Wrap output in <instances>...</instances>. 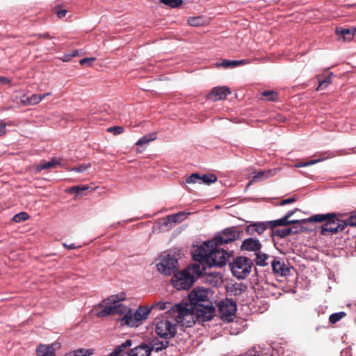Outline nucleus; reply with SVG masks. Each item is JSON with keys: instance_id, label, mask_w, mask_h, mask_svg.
I'll list each match as a JSON object with an SVG mask.
<instances>
[{"instance_id": "obj_49", "label": "nucleus", "mask_w": 356, "mask_h": 356, "mask_svg": "<svg viewBox=\"0 0 356 356\" xmlns=\"http://www.w3.org/2000/svg\"><path fill=\"white\" fill-rule=\"evenodd\" d=\"M296 201V197H290V198L282 200L280 202V205H286V204H291V203L295 202Z\"/></svg>"}, {"instance_id": "obj_22", "label": "nucleus", "mask_w": 356, "mask_h": 356, "mask_svg": "<svg viewBox=\"0 0 356 356\" xmlns=\"http://www.w3.org/2000/svg\"><path fill=\"white\" fill-rule=\"evenodd\" d=\"M356 33V28L353 29H337L336 33L338 35L341 36L343 41H349L350 40L355 33Z\"/></svg>"}, {"instance_id": "obj_54", "label": "nucleus", "mask_w": 356, "mask_h": 356, "mask_svg": "<svg viewBox=\"0 0 356 356\" xmlns=\"http://www.w3.org/2000/svg\"><path fill=\"white\" fill-rule=\"evenodd\" d=\"M72 56L71 54H66L64 55L63 61L68 62L72 59Z\"/></svg>"}, {"instance_id": "obj_39", "label": "nucleus", "mask_w": 356, "mask_h": 356, "mask_svg": "<svg viewBox=\"0 0 356 356\" xmlns=\"http://www.w3.org/2000/svg\"><path fill=\"white\" fill-rule=\"evenodd\" d=\"M270 235L273 237V239H274L275 236H277L279 238H283L285 236H287L286 234L285 229H271Z\"/></svg>"}, {"instance_id": "obj_32", "label": "nucleus", "mask_w": 356, "mask_h": 356, "mask_svg": "<svg viewBox=\"0 0 356 356\" xmlns=\"http://www.w3.org/2000/svg\"><path fill=\"white\" fill-rule=\"evenodd\" d=\"M156 138V133L153 132L149 134H147L142 138H140L136 143L137 145H143L145 144H147L148 143L154 140Z\"/></svg>"}, {"instance_id": "obj_51", "label": "nucleus", "mask_w": 356, "mask_h": 356, "mask_svg": "<svg viewBox=\"0 0 356 356\" xmlns=\"http://www.w3.org/2000/svg\"><path fill=\"white\" fill-rule=\"evenodd\" d=\"M6 133V123L0 122V136Z\"/></svg>"}, {"instance_id": "obj_26", "label": "nucleus", "mask_w": 356, "mask_h": 356, "mask_svg": "<svg viewBox=\"0 0 356 356\" xmlns=\"http://www.w3.org/2000/svg\"><path fill=\"white\" fill-rule=\"evenodd\" d=\"M261 99H264L263 97L265 98L266 100L269 102H277L278 101V93L274 90H266L261 93Z\"/></svg>"}, {"instance_id": "obj_52", "label": "nucleus", "mask_w": 356, "mask_h": 356, "mask_svg": "<svg viewBox=\"0 0 356 356\" xmlns=\"http://www.w3.org/2000/svg\"><path fill=\"white\" fill-rule=\"evenodd\" d=\"M293 226H292L291 228L293 229V230H297L298 231V234L301 232L302 231V227H301V224H299V225H296V224H293Z\"/></svg>"}, {"instance_id": "obj_38", "label": "nucleus", "mask_w": 356, "mask_h": 356, "mask_svg": "<svg viewBox=\"0 0 356 356\" xmlns=\"http://www.w3.org/2000/svg\"><path fill=\"white\" fill-rule=\"evenodd\" d=\"M29 218V216L27 213L20 212L13 216V220L15 222H20L26 220Z\"/></svg>"}, {"instance_id": "obj_47", "label": "nucleus", "mask_w": 356, "mask_h": 356, "mask_svg": "<svg viewBox=\"0 0 356 356\" xmlns=\"http://www.w3.org/2000/svg\"><path fill=\"white\" fill-rule=\"evenodd\" d=\"M95 60V58L90 57V58H85L79 60V63L81 65H87L88 66H90L92 65L94 61Z\"/></svg>"}, {"instance_id": "obj_28", "label": "nucleus", "mask_w": 356, "mask_h": 356, "mask_svg": "<svg viewBox=\"0 0 356 356\" xmlns=\"http://www.w3.org/2000/svg\"><path fill=\"white\" fill-rule=\"evenodd\" d=\"M245 61L244 60H224L222 63L218 64V67H222L224 68H233L236 66H238L243 63H245Z\"/></svg>"}, {"instance_id": "obj_25", "label": "nucleus", "mask_w": 356, "mask_h": 356, "mask_svg": "<svg viewBox=\"0 0 356 356\" xmlns=\"http://www.w3.org/2000/svg\"><path fill=\"white\" fill-rule=\"evenodd\" d=\"M187 22L192 26H200L206 24V19L202 16L190 17L188 18Z\"/></svg>"}, {"instance_id": "obj_19", "label": "nucleus", "mask_w": 356, "mask_h": 356, "mask_svg": "<svg viewBox=\"0 0 356 356\" xmlns=\"http://www.w3.org/2000/svg\"><path fill=\"white\" fill-rule=\"evenodd\" d=\"M35 356H56L55 350L52 345L40 344L36 348Z\"/></svg>"}, {"instance_id": "obj_36", "label": "nucleus", "mask_w": 356, "mask_h": 356, "mask_svg": "<svg viewBox=\"0 0 356 356\" xmlns=\"http://www.w3.org/2000/svg\"><path fill=\"white\" fill-rule=\"evenodd\" d=\"M346 316V313L343 312L334 313L329 317V321L332 324H334L339 321L343 317Z\"/></svg>"}, {"instance_id": "obj_35", "label": "nucleus", "mask_w": 356, "mask_h": 356, "mask_svg": "<svg viewBox=\"0 0 356 356\" xmlns=\"http://www.w3.org/2000/svg\"><path fill=\"white\" fill-rule=\"evenodd\" d=\"M186 270H189L191 273L195 277H199L202 274L203 268L199 264H194L192 266H189Z\"/></svg>"}, {"instance_id": "obj_18", "label": "nucleus", "mask_w": 356, "mask_h": 356, "mask_svg": "<svg viewBox=\"0 0 356 356\" xmlns=\"http://www.w3.org/2000/svg\"><path fill=\"white\" fill-rule=\"evenodd\" d=\"M271 266L273 272L282 276H286L290 272V268L287 267L284 262H281L280 260L274 259L272 261Z\"/></svg>"}, {"instance_id": "obj_21", "label": "nucleus", "mask_w": 356, "mask_h": 356, "mask_svg": "<svg viewBox=\"0 0 356 356\" xmlns=\"http://www.w3.org/2000/svg\"><path fill=\"white\" fill-rule=\"evenodd\" d=\"M189 213H186L184 211H180L175 214H172L166 218V221L165 222V225H168L169 223H179L182 222L184 219L187 218V216L189 215Z\"/></svg>"}, {"instance_id": "obj_11", "label": "nucleus", "mask_w": 356, "mask_h": 356, "mask_svg": "<svg viewBox=\"0 0 356 356\" xmlns=\"http://www.w3.org/2000/svg\"><path fill=\"white\" fill-rule=\"evenodd\" d=\"M178 261L177 259L170 254L164 255L162 260L156 266L159 272L163 274L170 275L175 273L177 269Z\"/></svg>"}, {"instance_id": "obj_29", "label": "nucleus", "mask_w": 356, "mask_h": 356, "mask_svg": "<svg viewBox=\"0 0 356 356\" xmlns=\"http://www.w3.org/2000/svg\"><path fill=\"white\" fill-rule=\"evenodd\" d=\"M60 165V162H58L54 159L50 161H42L41 163L37 165L36 170L38 171H41L44 169L55 168L56 165Z\"/></svg>"}, {"instance_id": "obj_44", "label": "nucleus", "mask_w": 356, "mask_h": 356, "mask_svg": "<svg viewBox=\"0 0 356 356\" xmlns=\"http://www.w3.org/2000/svg\"><path fill=\"white\" fill-rule=\"evenodd\" d=\"M322 159H314V160H311L309 161H307V162H298L297 163L295 166L296 168H302V167H306V166H308V165H314V164H316L318 162H320Z\"/></svg>"}, {"instance_id": "obj_31", "label": "nucleus", "mask_w": 356, "mask_h": 356, "mask_svg": "<svg viewBox=\"0 0 356 356\" xmlns=\"http://www.w3.org/2000/svg\"><path fill=\"white\" fill-rule=\"evenodd\" d=\"M170 342L167 340L162 341H153L152 346L150 347L151 351L155 350L159 352L163 349H165L169 346Z\"/></svg>"}, {"instance_id": "obj_43", "label": "nucleus", "mask_w": 356, "mask_h": 356, "mask_svg": "<svg viewBox=\"0 0 356 356\" xmlns=\"http://www.w3.org/2000/svg\"><path fill=\"white\" fill-rule=\"evenodd\" d=\"M186 181L188 184L200 183V175L197 173H193L186 179Z\"/></svg>"}, {"instance_id": "obj_12", "label": "nucleus", "mask_w": 356, "mask_h": 356, "mask_svg": "<svg viewBox=\"0 0 356 356\" xmlns=\"http://www.w3.org/2000/svg\"><path fill=\"white\" fill-rule=\"evenodd\" d=\"M155 332L165 339H170L177 333L176 325L166 319L160 320L156 324Z\"/></svg>"}, {"instance_id": "obj_6", "label": "nucleus", "mask_w": 356, "mask_h": 356, "mask_svg": "<svg viewBox=\"0 0 356 356\" xmlns=\"http://www.w3.org/2000/svg\"><path fill=\"white\" fill-rule=\"evenodd\" d=\"M232 274L238 279H244L251 272L253 263L245 257H238L229 264Z\"/></svg>"}, {"instance_id": "obj_56", "label": "nucleus", "mask_w": 356, "mask_h": 356, "mask_svg": "<svg viewBox=\"0 0 356 356\" xmlns=\"http://www.w3.org/2000/svg\"><path fill=\"white\" fill-rule=\"evenodd\" d=\"M0 81H1L3 83H6V82H7V79L4 77H0Z\"/></svg>"}, {"instance_id": "obj_20", "label": "nucleus", "mask_w": 356, "mask_h": 356, "mask_svg": "<svg viewBox=\"0 0 356 356\" xmlns=\"http://www.w3.org/2000/svg\"><path fill=\"white\" fill-rule=\"evenodd\" d=\"M43 99H44V95L33 94L30 97H23L20 99V102L24 106L35 105L40 102Z\"/></svg>"}, {"instance_id": "obj_16", "label": "nucleus", "mask_w": 356, "mask_h": 356, "mask_svg": "<svg viewBox=\"0 0 356 356\" xmlns=\"http://www.w3.org/2000/svg\"><path fill=\"white\" fill-rule=\"evenodd\" d=\"M261 246L258 239L248 238L243 241L241 248L242 250L252 251L256 253L261 250Z\"/></svg>"}, {"instance_id": "obj_34", "label": "nucleus", "mask_w": 356, "mask_h": 356, "mask_svg": "<svg viewBox=\"0 0 356 356\" xmlns=\"http://www.w3.org/2000/svg\"><path fill=\"white\" fill-rule=\"evenodd\" d=\"M217 181V177L213 174L204 175L200 176V183H204L209 185Z\"/></svg>"}, {"instance_id": "obj_1", "label": "nucleus", "mask_w": 356, "mask_h": 356, "mask_svg": "<svg viewBox=\"0 0 356 356\" xmlns=\"http://www.w3.org/2000/svg\"><path fill=\"white\" fill-rule=\"evenodd\" d=\"M209 290L204 288H195L188 295V302L195 309L196 318L202 322L211 320L216 314V309L209 299Z\"/></svg>"}, {"instance_id": "obj_40", "label": "nucleus", "mask_w": 356, "mask_h": 356, "mask_svg": "<svg viewBox=\"0 0 356 356\" xmlns=\"http://www.w3.org/2000/svg\"><path fill=\"white\" fill-rule=\"evenodd\" d=\"M89 189V187L84 186H76L71 187L69 190L70 193H74L77 195H83L84 194V191Z\"/></svg>"}, {"instance_id": "obj_53", "label": "nucleus", "mask_w": 356, "mask_h": 356, "mask_svg": "<svg viewBox=\"0 0 356 356\" xmlns=\"http://www.w3.org/2000/svg\"><path fill=\"white\" fill-rule=\"evenodd\" d=\"M71 54H72V58L79 56L80 55H81V50H78V49L74 50L72 51V53Z\"/></svg>"}, {"instance_id": "obj_27", "label": "nucleus", "mask_w": 356, "mask_h": 356, "mask_svg": "<svg viewBox=\"0 0 356 356\" xmlns=\"http://www.w3.org/2000/svg\"><path fill=\"white\" fill-rule=\"evenodd\" d=\"M256 258L254 259V261L257 265L260 266H265L268 265V263L266 262V260L268 259L269 256L268 254L266 253H262L259 251L255 253Z\"/></svg>"}, {"instance_id": "obj_13", "label": "nucleus", "mask_w": 356, "mask_h": 356, "mask_svg": "<svg viewBox=\"0 0 356 356\" xmlns=\"http://www.w3.org/2000/svg\"><path fill=\"white\" fill-rule=\"evenodd\" d=\"M273 220L251 223L247 227L246 231L250 234H253L254 232L261 234L268 228L273 229L277 227L273 226Z\"/></svg>"}, {"instance_id": "obj_8", "label": "nucleus", "mask_w": 356, "mask_h": 356, "mask_svg": "<svg viewBox=\"0 0 356 356\" xmlns=\"http://www.w3.org/2000/svg\"><path fill=\"white\" fill-rule=\"evenodd\" d=\"M195 281V277L189 270L184 269L175 273L172 277V284L177 290H187L190 289Z\"/></svg>"}, {"instance_id": "obj_30", "label": "nucleus", "mask_w": 356, "mask_h": 356, "mask_svg": "<svg viewBox=\"0 0 356 356\" xmlns=\"http://www.w3.org/2000/svg\"><path fill=\"white\" fill-rule=\"evenodd\" d=\"M332 76H333L332 73H330L324 79H321L318 78V85L316 88V90H321L325 88H327L332 82Z\"/></svg>"}, {"instance_id": "obj_24", "label": "nucleus", "mask_w": 356, "mask_h": 356, "mask_svg": "<svg viewBox=\"0 0 356 356\" xmlns=\"http://www.w3.org/2000/svg\"><path fill=\"white\" fill-rule=\"evenodd\" d=\"M94 353L93 349L80 348L65 354L64 356H90Z\"/></svg>"}, {"instance_id": "obj_4", "label": "nucleus", "mask_w": 356, "mask_h": 356, "mask_svg": "<svg viewBox=\"0 0 356 356\" xmlns=\"http://www.w3.org/2000/svg\"><path fill=\"white\" fill-rule=\"evenodd\" d=\"M171 309L174 314L177 313L175 317L177 323L183 327H191L197 321H202L196 318L195 309L187 302L176 304Z\"/></svg>"}, {"instance_id": "obj_3", "label": "nucleus", "mask_w": 356, "mask_h": 356, "mask_svg": "<svg viewBox=\"0 0 356 356\" xmlns=\"http://www.w3.org/2000/svg\"><path fill=\"white\" fill-rule=\"evenodd\" d=\"M308 222H324L321 226L322 235L334 234L343 231L346 228V223L343 220L337 218L335 213L326 214H315L307 218Z\"/></svg>"}, {"instance_id": "obj_42", "label": "nucleus", "mask_w": 356, "mask_h": 356, "mask_svg": "<svg viewBox=\"0 0 356 356\" xmlns=\"http://www.w3.org/2000/svg\"><path fill=\"white\" fill-rule=\"evenodd\" d=\"M171 304L169 302H156V303L152 305L150 308H151V310L152 309H158L159 311H161V310L169 308V306Z\"/></svg>"}, {"instance_id": "obj_2", "label": "nucleus", "mask_w": 356, "mask_h": 356, "mask_svg": "<svg viewBox=\"0 0 356 356\" xmlns=\"http://www.w3.org/2000/svg\"><path fill=\"white\" fill-rule=\"evenodd\" d=\"M220 245H211L210 241L197 248L193 255L195 261L204 263L209 266H223L226 264L230 254L220 248Z\"/></svg>"}, {"instance_id": "obj_23", "label": "nucleus", "mask_w": 356, "mask_h": 356, "mask_svg": "<svg viewBox=\"0 0 356 356\" xmlns=\"http://www.w3.org/2000/svg\"><path fill=\"white\" fill-rule=\"evenodd\" d=\"M132 341L131 339L127 340L124 343L115 348L111 353V356H118L121 353L126 351L131 347Z\"/></svg>"}, {"instance_id": "obj_9", "label": "nucleus", "mask_w": 356, "mask_h": 356, "mask_svg": "<svg viewBox=\"0 0 356 356\" xmlns=\"http://www.w3.org/2000/svg\"><path fill=\"white\" fill-rule=\"evenodd\" d=\"M239 232L235 227L224 229L221 233L216 236L212 241H210L211 245L227 244L234 241L239 237Z\"/></svg>"}, {"instance_id": "obj_17", "label": "nucleus", "mask_w": 356, "mask_h": 356, "mask_svg": "<svg viewBox=\"0 0 356 356\" xmlns=\"http://www.w3.org/2000/svg\"><path fill=\"white\" fill-rule=\"evenodd\" d=\"M151 348L145 343L140 345L131 349L129 352L128 356H149Z\"/></svg>"}, {"instance_id": "obj_46", "label": "nucleus", "mask_w": 356, "mask_h": 356, "mask_svg": "<svg viewBox=\"0 0 356 356\" xmlns=\"http://www.w3.org/2000/svg\"><path fill=\"white\" fill-rule=\"evenodd\" d=\"M90 167H91L90 163H88V164L83 163V164L79 165L77 167L72 168V170L76 172H83L85 170H86L87 169L90 168Z\"/></svg>"}, {"instance_id": "obj_7", "label": "nucleus", "mask_w": 356, "mask_h": 356, "mask_svg": "<svg viewBox=\"0 0 356 356\" xmlns=\"http://www.w3.org/2000/svg\"><path fill=\"white\" fill-rule=\"evenodd\" d=\"M151 312V308L147 307H139L134 313L127 307V312L121 319L122 324L131 327H137L139 323L147 318Z\"/></svg>"}, {"instance_id": "obj_37", "label": "nucleus", "mask_w": 356, "mask_h": 356, "mask_svg": "<svg viewBox=\"0 0 356 356\" xmlns=\"http://www.w3.org/2000/svg\"><path fill=\"white\" fill-rule=\"evenodd\" d=\"M272 175V170L259 171L253 176V180L257 181L264 178H268Z\"/></svg>"}, {"instance_id": "obj_48", "label": "nucleus", "mask_w": 356, "mask_h": 356, "mask_svg": "<svg viewBox=\"0 0 356 356\" xmlns=\"http://www.w3.org/2000/svg\"><path fill=\"white\" fill-rule=\"evenodd\" d=\"M54 11L59 18L64 17L67 14V10L60 8L59 6H55Z\"/></svg>"}, {"instance_id": "obj_57", "label": "nucleus", "mask_w": 356, "mask_h": 356, "mask_svg": "<svg viewBox=\"0 0 356 356\" xmlns=\"http://www.w3.org/2000/svg\"><path fill=\"white\" fill-rule=\"evenodd\" d=\"M51 95V92H47V93H45V94H43L42 95H44V97H46L47 96H49V95Z\"/></svg>"}, {"instance_id": "obj_5", "label": "nucleus", "mask_w": 356, "mask_h": 356, "mask_svg": "<svg viewBox=\"0 0 356 356\" xmlns=\"http://www.w3.org/2000/svg\"><path fill=\"white\" fill-rule=\"evenodd\" d=\"M120 299L117 296H111L102 303L95 307L98 317H105L108 315L117 314H124L127 312V307L120 303Z\"/></svg>"}, {"instance_id": "obj_45", "label": "nucleus", "mask_w": 356, "mask_h": 356, "mask_svg": "<svg viewBox=\"0 0 356 356\" xmlns=\"http://www.w3.org/2000/svg\"><path fill=\"white\" fill-rule=\"evenodd\" d=\"M107 131L113 133L114 135H119L124 131V128L120 126L111 127L107 129Z\"/></svg>"}, {"instance_id": "obj_55", "label": "nucleus", "mask_w": 356, "mask_h": 356, "mask_svg": "<svg viewBox=\"0 0 356 356\" xmlns=\"http://www.w3.org/2000/svg\"><path fill=\"white\" fill-rule=\"evenodd\" d=\"M63 245L65 247V248H67L70 250H72V249H75L77 247L74 245V244H71V245H67L66 243H63Z\"/></svg>"}, {"instance_id": "obj_33", "label": "nucleus", "mask_w": 356, "mask_h": 356, "mask_svg": "<svg viewBox=\"0 0 356 356\" xmlns=\"http://www.w3.org/2000/svg\"><path fill=\"white\" fill-rule=\"evenodd\" d=\"M159 3L171 8H177L181 6L183 0H159Z\"/></svg>"}, {"instance_id": "obj_41", "label": "nucleus", "mask_w": 356, "mask_h": 356, "mask_svg": "<svg viewBox=\"0 0 356 356\" xmlns=\"http://www.w3.org/2000/svg\"><path fill=\"white\" fill-rule=\"evenodd\" d=\"M343 222L346 223V227L349 225L350 227H356V213H351L350 216Z\"/></svg>"}, {"instance_id": "obj_10", "label": "nucleus", "mask_w": 356, "mask_h": 356, "mask_svg": "<svg viewBox=\"0 0 356 356\" xmlns=\"http://www.w3.org/2000/svg\"><path fill=\"white\" fill-rule=\"evenodd\" d=\"M218 311L224 321H230L233 319L236 312V302L232 299L226 298L221 300L218 305Z\"/></svg>"}, {"instance_id": "obj_50", "label": "nucleus", "mask_w": 356, "mask_h": 356, "mask_svg": "<svg viewBox=\"0 0 356 356\" xmlns=\"http://www.w3.org/2000/svg\"><path fill=\"white\" fill-rule=\"evenodd\" d=\"M284 229L286 231V236L298 234L297 230H293V229H291V227L284 228Z\"/></svg>"}, {"instance_id": "obj_58", "label": "nucleus", "mask_w": 356, "mask_h": 356, "mask_svg": "<svg viewBox=\"0 0 356 356\" xmlns=\"http://www.w3.org/2000/svg\"><path fill=\"white\" fill-rule=\"evenodd\" d=\"M44 38H47V37H48V35H47V34H46V35H44Z\"/></svg>"}, {"instance_id": "obj_15", "label": "nucleus", "mask_w": 356, "mask_h": 356, "mask_svg": "<svg viewBox=\"0 0 356 356\" xmlns=\"http://www.w3.org/2000/svg\"><path fill=\"white\" fill-rule=\"evenodd\" d=\"M295 213L294 211H288L286 215L278 220H275L272 223L273 226H277V227H284L287 226L291 224H302L305 222H308L307 219H303V220H289V218L293 215Z\"/></svg>"}, {"instance_id": "obj_14", "label": "nucleus", "mask_w": 356, "mask_h": 356, "mask_svg": "<svg viewBox=\"0 0 356 356\" xmlns=\"http://www.w3.org/2000/svg\"><path fill=\"white\" fill-rule=\"evenodd\" d=\"M230 94L229 88L226 86L215 87L208 94L207 99L216 102L226 99Z\"/></svg>"}]
</instances>
